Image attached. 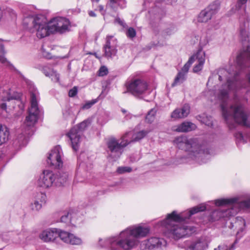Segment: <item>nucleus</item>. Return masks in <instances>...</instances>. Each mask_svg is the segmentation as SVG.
Listing matches in <instances>:
<instances>
[{"label": "nucleus", "mask_w": 250, "mask_h": 250, "mask_svg": "<svg viewBox=\"0 0 250 250\" xmlns=\"http://www.w3.org/2000/svg\"><path fill=\"white\" fill-rule=\"evenodd\" d=\"M219 80L222 81H227L226 84H223L222 87L219 90L215 95V97L221 103L222 115L224 119L231 129L234 126L231 125L233 122L242 125L247 127L250 126L248 120V115L245 111L244 105L234 98V103L229 107L226 106V103L229 97V92H235L242 87L241 81L234 75L232 80L230 79L231 75L226 69H220L218 71Z\"/></svg>", "instance_id": "obj_1"}, {"label": "nucleus", "mask_w": 250, "mask_h": 250, "mask_svg": "<svg viewBox=\"0 0 250 250\" xmlns=\"http://www.w3.org/2000/svg\"><path fill=\"white\" fill-rule=\"evenodd\" d=\"M206 209L205 205L201 204L192 208L189 211L180 214L173 211L167 215L166 219L161 222V226L165 229L166 233L174 239L190 235L195 231V228L183 225L181 222L189 218L192 215L204 211Z\"/></svg>", "instance_id": "obj_2"}, {"label": "nucleus", "mask_w": 250, "mask_h": 250, "mask_svg": "<svg viewBox=\"0 0 250 250\" xmlns=\"http://www.w3.org/2000/svg\"><path fill=\"white\" fill-rule=\"evenodd\" d=\"M148 232L146 228L132 226L121 231L118 236L106 239L103 244L102 239L99 242L102 247H107L111 250H118L120 248L127 250L137 245V238L146 236Z\"/></svg>", "instance_id": "obj_3"}, {"label": "nucleus", "mask_w": 250, "mask_h": 250, "mask_svg": "<svg viewBox=\"0 0 250 250\" xmlns=\"http://www.w3.org/2000/svg\"><path fill=\"white\" fill-rule=\"evenodd\" d=\"M30 107L28 109V115L26 117L24 125L26 126V130H28L29 128L33 126L37 122L39 116L42 112V108L39 107L38 101L39 100V93L37 89L35 88L30 90ZM21 134L18 135L17 138L14 141V145L16 146L21 147L26 145L27 143L26 134Z\"/></svg>", "instance_id": "obj_4"}, {"label": "nucleus", "mask_w": 250, "mask_h": 250, "mask_svg": "<svg viewBox=\"0 0 250 250\" xmlns=\"http://www.w3.org/2000/svg\"><path fill=\"white\" fill-rule=\"evenodd\" d=\"M175 145L180 149L188 152L189 157L192 159L201 158V160L209 154V150L204 146L199 145L195 138H188L186 136H181L174 140Z\"/></svg>", "instance_id": "obj_5"}, {"label": "nucleus", "mask_w": 250, "mask_h": 250, "mask_svg": "<svg viewBox=\"0 0 250 250\" xmlns=\"http://www.w3.org/2000/svg\"><path fill=\"white\" fill-rule=\"evenodd\" d=\"M23 22L27 25L29 22L33 24V31L36 32L39 38H44L52 33L50 21L47 22L43 17H33V14L31 11L25 17Z\"/></svg>", "instance_id": "obj_6"}, {"label": "nucleus", "mask_w": 250, "mask_h": 250, "mask_svg": "<svg viewBox=\"0 0 250 250\" xmlns=\"http://www.w3.org/2000/svg\"><path fill=\"white\" fill-rule=\"evenodd\" d=\"M240 36L243 46V51L237 57V63L241 67L249 66L250 62V35L246 28H241ZM250 83V71L247 75Z\"/></svg>", "instance_id": "obj_7"}, {"label": "nucleus", "mask_w": 250, "mask_h": 250, "mask_svg": "<svg viewBox=\"0 0 250 250\" xmlns=\"http://www.w3.org/2000/svg\"><path fill=\"white\" fill-rule=\"evenodd\" d=\"M127 91L134 97L141 99L148 90L147 83L141 79H133L126 83Z\"/></svg>", "instance_id": "obj_8"}, {"label": "nucleus", "mask_w": 250, "mask_h": 250, "mask_svg": "<svg viewBox=\"0 0 250 250\" xmlns=\"http://www.w3.org/2000/svg\"><path fill=\"white\" fill-rule=\"evenodd\" d=\"M222 199L217 200L215 202V204L216 206H222V207L212 212L211 218L213 221L218 220L222 218L229 217L234 216L238 212V208L237 207L238 204H233L232 203L229 202L222 205H217L216 204L217 201Z\"/></svg>", "instance_id": "obj_9"}, {"label": "nucleus", "mask_w": 250, "mask_h": 250, "mask_svg": "<svg viewBox=\"0 0 250 250\" xmlns=\"http://www.w3.org/2000/svg\"><path fill=\"white\" fill-rule=\"evenodd\" d=\"M131 133H126L121 138V141L120 142L119 140L115 137H111L106 141V145L109 150L111 153L115 154L118 157L122 154L124 149L128 145L130 144V141L126 139L128 135H131Z\"/></svg>", "instance_id": "obj_10"}, {"label": "nucleus", "mask_w": 250, "mask_h": 250, "mask_svg": "<svg viewBox=\"0 0 250 250\" xmlns=\"http://www.w3.org/2000/svg\"><path fill=\"white\" fill-rule=\"evenodd\" d=\"M19 98L18 94L12 93L10 89L0 93V114L2 117H7V106H10L11 103L13 104L15 101L18 100Z\"/></svg>", "instance_id": "obj_11"}, {"label": "nucleus", "mask_w": 250, "mask_h": 250, "mask_svg": "<svg viewBox=\"0 0 250 250\" xmlns=\"http://www.w3.org/2000/svg\"><path fill=\"white\" fill-rule=\"evenodd\" d=\"M88 124V121H84L73 127L67 134L71 142L72 147L74 151H76L78 150L82 132L86 128Z\"/></svg>", "instance_id": "obj_12"}, {"label": "nucleus", "mask_w": 250, "mask_h": 250, "mask_svg": "<svg viewBox=\"0 0 250 250\" xmlns=\"http://www.w3.org/2000/svg\"><path fill=\"white\" fill-rule=\"evenodd\" d=\"M51 30L52 33L62 34L69 30L70 23L69 21L63 17H56L50 21Z\"/></svg>", "instance_id": "obj_13"}, {"label": "nucleus", "mask_w": 250, "mask_h": 250, "mask_svg": "<svg viewBox=\"0 0 250 250\" xmlns=\"http://www.w3.org/2000/svg\"><path fill=\"white\" fill-rule=\"evenodd\" d=\"M62 152L60 146H55L51 150L47 158V163L55 168H60L62 166Z\"/></svg>", "instance_id": "obj_14"}, {"label": "nucleus", "mask_w": 250, "mask_h": 250, "mask_svg": "<svg viewBox=\"0 0 250 250\" xmlns=\"http://www.w3.org/2000/svg\"><path fill=\"white\" fill-rule=\"evenodd\" d=\"M55 174L51 171L44 170L41 174L38 180V185L43 188L51 187L54 183H55Z\"/></svg>", "instance_id": "obj_15"}, {"label": "nucleus", "mask_w": 250, "mask_h": 250, "mask_svg": "<svg viewBox=\"0 0 250 250\" xmlns=\"http://www.w3.org/2000/svg\"><path fill=\"white\" fill-rule=\"evenodd\" d=\"M104 56L107 58L115 56L117 53V40L112 36H107L104 46Z\"/></svg>", "instance_id": "obj_16"}, {"label": "nucleus", "mask_w": 250, "mask_h": 250, "mask_svg": "<svg viewBox=\"0 0 250 250\" xmlns=\"http://www.w3.org/2000/svg\"><path fill=\"white\" fill-rule=\"evenodd\" d=\"M165 242L164 240L158 237H152L142 242L141 250H153L161 246Z\"/></svg>", "instance_id": "obj_17"}, {"label": "nucleus", "mask_w": 250, "mask_h": 250, "mask_svg": "<svg viewBox=\"0 0 250 250\" xmlns=\"http://www.w3.org/2000/svg\"><path fill=\"white\" fill-rule=\"evenodd\" d=\"M39 237L45 242H53L59 237V230L56 229H47L42 231Z\"/></svg>", "instance_id": "obj_18"}, {"label": "nucleus", "mask_w": 250, "mask_h": 250, "mask_svg": "<svg viewBox=\"0 0 250 250\" xmlns=\"http://www.w3.org/2000/svg\"><path fill=\"white\" fill-rule=\"evenodd\" d=\"M208 243L206 237H201L191 242L186 250H205L208 248Z\"/></svg>", "instance_id": "obj_19"}, {"label": "nucleus", "mask_w": 250, "mask_h": 250, "mask_svg": "<svg viewBox=\"0 0 250 250\" xmlns=\"http://www.w3.org/2000/svg\"><path fill=\"white\" fill-rule=\"evenodd\" d=\"M229 202L232 203L233 204H238L237 207L238 208V211L240 208H250V198L243 201H239L237 198H231L229 199H222L217 201L216 204L217 205H222Z\"/></svg>", "instance_id": "obj_20"}, {"label": "nucleus", "mask_w": 250, "mask_h": 250, "mask_svg": "<svg viewBox=\"0 0 250 250\" xmlns=\"http://www.w3.org/2000/svg\"><path fill=\"white\" fill-rule=\"evenodd\" d=\"M192 56H195V61L196 60L198 62V63L193 68V72H199L203 69L205 62V52L202 50H199L196 54Z\"/></svg>", "instance_id": "obj_21"}, {"label": "nucleus", "mask_w": 250, "mask_h": 250, "mask_svg": "<svg viewBox=\"0 0 250 250\" xmlns=\"http://www.w3.org/2000/svg\"><path fill=\"white\" fill-rule=\"evenodd\" d=\"M190 112V106L186 104L182 108L175 109L171 114V118L174 120L186 118Z\"/></svg>", "instance_id": "obj_22"}, {"label": "nucleus", "mask_w": 250, "mask_h": 250, "mask_svg": "<svg viewBox=\"0 0 250 250\" xmlns=\"http://www.w3.org/2000/svg\"><path fill=\"white\" fill-rule=\"evenodd\" d=\"M196 126L195 124L188 122H185L177 126L175 130L179 132H185L195 129Z\"/></svg>", "instance_id": "obj_23"}, {"label": "nucleus", "mask_w": 250, "mask_h": 250, "mask_svg": "<svg viewBox=\"0 0 250 250\" xmlns=\"http://www.w3.org/2000/svg\"><path fill=\"white\" fill-rule=\"evenodd\" d=\"M10 139V131L5 126L0 125V146L8 142Z\"/></svg>", "instance_id": "obj_24"}, {"label": "nucleus", "mask_w": 250, "mask_h": 250, "mask_svg": "<svg viewBox=\"0 0 250 250\" xmlns=\"http://www.w3.org/2000/svg\"><path fill=\"white\" fill-rule=\"evenodd\" d=\"M149 132V130H142L133 134L131 131L128 132L127 133H131V135L127 136L126 139L130 141V143L137 142L144 138Z\"/></svg>", "instance_id": "obj_25"}, {"label": "nucleus", "mask_w": 250, "mask_h": 250, "mask_svg": "<svg viewBox=\"0 0 250 250\" xmlns=\"http://www.w3.org/2000/svg\"><path fill=\"white\" fill-rule=\"evenodd\" d=\"M108 5L113 10L116 11L118 7L121 9L125 8L126 2L125 0H109Z\"/></svg>", "instance_id": "obj_26"}, {"label": "nucleus", "mask_w": 250, "mask_h": 250, "mask_svg": "<svg viewBox=\"0 0 250 250\" xmlns=\"http://www.w3.org/2000/svg\"><path fill=\"white\" fill-rule=\"evenodd\" d=\"M220 7V2L218 1H215L210 3L205 9L212 17L218 12Z\"/></svg>", "instance_id": "obj_27"}, {"label": "nucleus", "mask_w": 250, "mask_h": 250, "mask_svg": "<svg viewBox=\"0 0 250 250\" xmlns=\"http://www.w3.org/2000/svg\"><path fill=\"white\" fill-rule=\"evenodd\" d=\"M55 184L57 185H62L68 179V174L63 171H58L55 174Z\"/></svg>", "instance_id": "obj_28"}, {"label": "nucleus", "mask_w": 250, "mask_h": 250, "mask_svg": "<svg viewBox=\"0 0 250 250\" xmlns=\"http://www.w3.org/2000/svg\"><path fill=\"white\" fill-rule=\"evenodd\" d=\"M212 17L204 9L200 12L197 17V21L199 22L206 23L210 20Z\"/></svg>", "instance_id": "obj_29"}, {"label": "nucleus", "mask_w": 250, "mask_h": 250, "mask_svg": "<svg viewBox=\"0 0 250 250\" xmlns=\"http://www.w3.org/2000/svg\"><path fill=\"white\" fill-rule=\"evenodd\" d=\"M4 51L3 44L0 42V62L4 64L6 66L12 68L13 66L4 57Z\"/></svg>", "instance_id": "obj_30"}, {"label": "nucleus", "mask_w": 250, "mask_h": 250, "mask_svg": "<svg viewBox=\"0 0 250 250\" xmlns=\"http://www.w3.org/2000/svg\"><path fill=\"white\" fill-rule=\"evenodd\" d=\"M186 79V75L183 73L179 72L174 79L173 83L172 84V86L180 84L183 83Z\"/></svg>", "instance_id": "obj_31"}, {"label": "nucleus", "mask_w": 250, "mask_h": 250, "mask_svg": "<svg viewBox=\"0 0 250 250\" xmlns=\"http://www.w3.org/2000/svg\"><path fill=\"white\" fill-rule=\"evenodd\" d=\"M194 61L195 56H191L188 62L184 65L180 72L183 73L185 75H187L188 71L189 68H190L191 65L193 63V62H194Z\"/></svg>", "instance_id": "obj_32"}, {"label": "nucleus", "mask_w": 250, "mask_h": 250, "mask_svg": "<svg viewBox=\"0 0 250 250\" xmlns=\"http://www.w3.org/2000/svg\"><path fill=\"white\" fill-rule=\"evenodd\" d=\"M59 230V237L64 242L68 243L70 235L71 233H69L67 231Z\"/></svg>", "instance_id": "obj_33"}, {"label": "nucleus", "mask_w": 250, "mask_h": 250, "mask_svg": "<svg viewBox=\"0 0 250 250\" xmlns=\"http://www.w3.org/2000/svg\"><path fill=\"white\" fill-rule=\"evenodd\" d=\"M156 113V109L152 108L147 113L146 117V121L148 123H151L153 122L155 118Z\"/></svg>", "instance_id": "obj_34"}, {"label": "nucleus", "mask_w": 250, "mask_h": 250, "mask_svg": "<svg viewBox=\"0 0 250 250\" xmlns=\"http://www.w3.org/2000/svg\"><path fill=\"white\" fill-rule=\"evenodd\" d=\"M75 216V214H73L72 215L70 212H65L64 214L61 217V221L62 222L65 223H70L72 221V218H74Z\"/></svg>", "instance_id": "obj_35"}, {"label": "nucleus", "mask_w": 250, "mask_h": 250, "mask_svg": "<svg viewBox=\"0 0 250 250\" xmlns=\"http://www.w3.org/2000/svg\"><path fill=\"white\" fill-rule=\"evenodd\" d=\"M68 243L71 245H80L82 243V240L80 238L71 233Z\"/></svg>", "instance_id": "obj_36"}, {"label": "nucleus", "mask_w": 250, "mask_h": 250, "mask_svg": "<svg viewBox=\"0 0 250 250\" xmlns=\"http://www.w3.org/2000/svg\"><path fill=\"white\" fill-rule=\"evenodd\" d=\"M35 198L36 200H38V201L41 203L44 204L46 202V196L45 194L43 192H39L36 194Z\"/></svg>", "instance_id": "obj_37"}, {"label": "nucleus", "mask_w": 250, "mask_h": 250, "mask_svg": "<svg viewBox=\"0 0 250 250\" xmlns=\"http://www.w3.org/2000/svg\"><path fill=\"white\" fill-rule=\"evenodd\" d=\"M132 171V168L128 167H118L117 172L119 174H123L126 172H130Z\"/></svg>", "instance_id": "obj_38"}, {"label": "nucleus", "mask_w": 250, "mask_h": 250, "mask_svg": "<svg viewBox=\"0 0 250 250\" xmlns=\"http://www.w3.org/2000/svg\"><path fill=\"white\" fill-rule=\"evenodd\" d=\"M42 204L39 202L38 200H35L33 203L31 205V207L32 210H39L42 208Z\"/></svg>", "instance_id": "obj_39"}, {"label": "nucleus", "mask_w": 250, "mask_h": 250, "mask_svg": "<svg viewBox=\"0 0 250 250\" xmlns=\"http://www.w3.org/2000/svg\"><path fill=\"white\" fill-rule=\"evenodd\" d=\"M50 77L52 80L55 82H58L59 81V75L57 73L56 71L54 70H50Z\"/></svg>", "instance_id": "obj_40"}, {"label": "nucleus", "mask_w": 250, "mask_h": 250, "mask_svg": "<svg viewBox=\"0 0 250 250\" xmlns=\"http://www.w3.org/2000/svg\"><path fill=\"white\" fill-rule=\"evenodd\" d=\"M202 122L208 126L212 125V121L211 117H208L207 116L203 117Z\"/></svg>", "instance_id": "obj_41"}, {"label": "nucleus", "mask_w": 250, "mask_h": 250, "mask_svg": "<svg viewBox=\"0 0 250 250\" xmlns=\"http://www.w3.org/2000/svg\"><path fill=\"white\" fill-rule=\"evenodd\" d=\"M136 32L135 30L132 27H130L127 30L126 35L130 38H133L136 36Z\"/></svg>", "instance_id": "obj_42"}, {"label": "nucleus", "mask_w": 250, "mask_h": 250, "mask_svg": "<svg viewBox=\"0 0 250 250\" xmlns=\"http://www.w3.org/2000/svg\"><path fill=\"white\" fill-rule=\"evenodd\" d=\"M97 102V99L93 100L91 101L88 102L83 106L82 108L83 109H88Z\"/></svg>", "instance_id": "obj_43"}, {"label": "nucleus", "mask_w": 250, "mask_h": 250, "mask_svg": "<svg viewBox=\"0 0 250 250\" xmlns=\"http://www.w3.org/2000/svg\"><path fill=\"white\" fill-rule=\"evenodd\" d=\"M98 72L100 76H104L107 74L108 69L106 67L103 66L100 67Z\"/></svg>", "instance_id": "obj_44"}, {"label": "nucleus", "mask_w": 250, "mask_h": 250, "mask_svg": "<svg viewBox=\"0 0 250 250\" xmlns=\"http://www.w3.org/2000/svg\"><path fill=\"white\" fill-rule=\"evenodd\" d=\"M78 93V87L77 86H74L72 89H70L68 92V96L70 97H74Z\"/></svg>", "instance_id": "obj_45"}, {"label": "nucleus", "mask_w": 250, "mask_h": 250, "mask_svg": "<svg viewBox=\"0 0 250 250\" xmlns=\"http://www.w3.org/2000/svg\"><path fill=\"white\" fill-rule=\"evenodd\" d=\"M50 70H53L51 69H50L48 67H45L43 68V72L45 74V76L50 77V74H51Z\"/></svg>", "instance_id": "obj_46"}, {"label": "nucleus", "mask_w": 250, "mask_h": 250, "mask_svg": "<svg viewBox=\"0 0 250 250\" xmlns=\"http://www.w3.org/2000/svg\"><path fill=\"white\" fill-rule=\"evenodd\" d=\"M63 115L64 118H68V116L73 117V115L72 113H71L69 110H66L63 113Z\"/></svg>", "instance_id": "obj_47"}, {"label": "nucleus", "mask_w": 250, "mask_h": 250, "mask_svg": "<svg viewBox=\"0 0 250 250\" xmlns=\"http://www.w3.org/2000/svg\"><path fill=\"white\" fill-rule=\"evenodd\" d=\"M42 54L43 57L47 58V59H50L51 58V55L50 53H47L46 51H45L43 48H42Z\"/></svg>", "instance_id": "obj_48"}, {"label": "nucleus", "mask_w": 250, "mask_h": 250, "mask_svg": "<svg viewBox=\"0 0 250 250\" xmlns=\"http://www.w3.org/2000/svg\"><path fill=\"white\" fill-rule=\"evenodd\" d=\"M214 250H228L227 247L225 245L219 246L217 248Z\"/></svg>", "instance_id": "obj_49"}, {"label": "nucleus", "mask_w": 250, "mask_h": 250, "mask_svg": "<svg viewBox=\"0 0 250 250\" xmlns=\"http://www.w3.org/2000/svg\"><path fill=\"white\" fill-rule=\"evenodd\" d=\"M247 1V0H239L237 3V6L239 8H241V5L245 4Z\"/></svg>", "instance_id": "obj_50"}, {"label": "nucleus", "mask_w": 250, "mask_h": 250, "mask_svg": "<svg viewBox=\"0 0 250 250\" xmlns=\"http://www.w3.org/2000/svg\"><path fill=\"white\" fill-rule=\"evenodd\" d=\"M115 21L121 25L124 26V21L122 20H121L120 18H117L115 19Z\"/></svg>", "instance_id": "obj_51"}, {"label": "nucleus", "mask_w": 250, "mask_h": 250, "mask_svg": "<svg viewBox=\"0 0 250 250\" xmlns=\"http://www.w3.org/2000/svg\"><path fill=\"white\" fill-rule=\"evenodd\" d=\"M98 8L99 9V10L101 12L102 14L104 15L105 13V11H104V6L102 5H99L98 6Z\"/></svg>", "instance_id": "obj_52"}, {"label": "nucleus", "mask_w": 250, "mask_h": 250, "mask_svg": "<svg viewBox=\"0 0 250 250\" xmlns=\"http://www.w3.org/2000/svg\"><path fill=\"white\" fill-rule=\"evenodd\" d=\"M214 77H216V75H212V76H211L209 77V79H208V83H207V85L208 86L209 85V83H210L211 81H212V80H213V79Z\"/></svg>", "instance_id": "obj_53"}, {"label": "nucleus", "mask_w": 250, "mask_h": 250, "mask_svg": "<svg viewBox=\"0 0 250 250\" xmlns=\"http://www.w3.org/2000/svg\"><path fill=\"white\" fill-rule=\"evenodd\" d=\"M212 93H213L212 91H208L205 92V95L207 97H209Z\"/></svg>", "instance_id": "obj_54"}, {"label": "nucleus", "mask_w": 250, "mask_h": 250, "mask_svg": "<svg viewBox=\"0 0 250 250\" xmlns=\"http://www.w3.org/2000/svg\"><path fill=\"white\" fill-rule=\"evenodd\" d=\"M89 15L91 17H96V14L92 11H90L89 12Z\"/></svg>", "instance_id": "obj_55"}, {"label": "nucleus", "mask_w": 250, "mask_h": 250, "mask_svg": "<svg viewBox=\"0 0 250 250\" xmlns=\"http://www.w3.org/2000/svg\"><path fill=\"white\" fill-rule=\"evenodd\" d=\"M28 7H25L23 9V12L25 13H26V10H28Z\"/></svg>", "instance_id": "obj_56"}, {"label": "nucleus", "mask_w": 250, "mask_h": 250, "mask_svg": "<svg viewBox=\"0 0 250 250\" xmlns=\"http://www.w3.org/2000/svg\"><path fill=\"white\" fill-rule=\"evenodd\" d=\"M21 242V240H20V241H16L15 243H20Z\"/></svg>", "instance_id": "obj_57"}, {"label": "nucleus", "mask_w": 250, "mask_h": 250, "mask_svg": "<svg viewBox=\"0 0 250 250\" xmlns=\"http://www.w3.org/2000/svg\"><path fill=\"white\" fill-rule=\"evenodd\" d=\"M241 220L242 223L244 224V220H243V219H241Z\"/></svg>", "instance_id": "obj_58"}, {"label": "nucleus", "mask_w": 250, "mask_h": 250, "mask_svg": "<svg viewBox=\"0 0 250 250\" xmlns=\"http://www.w3.org/2000/svg\"><path fill=\"white\" fill-rule=\"evenodd\" d=\"M122 112H124V113H125V110H124V109H123L122 110Z\"/></svg>", "instance_id": "obj_59"}, {"label": "nucleus", "mask_w": 250, "mask_h": 250, "mask_svg": "<svg viewBox=\"0 0 250 250\" xmlns=\"http://www.w3.org/2000/svg\"><path fill=\"white\" fill-rule=\"evenodd\" d=\"M248 16H249V15H250V12H248Z\"/></svg>", "instance_id": "obj_60"}, {"label": "nucleus", "mask_w": 250, "mask_h": 250, "mask_svg": "<svg viewBox=\"0 0 250 250\" xmlns=\"http://www.w3.org/2000/svg\"><path fill=\"white\" fill-rule=\"evenodd\" d=\"M238 223V222H235V225H237V224Z\"/></svg>", "instance_id": "obj_61"}, {"label": "nucleus", "mask_w": 250, "mask_h": 250, "mask_svg": "<svg viewBox=\"0 0 250 250\" xmlns=\"http://www.w3.org/2000/svg\"><path fill=\"white\" fill-rule=\"evenodd\" d=\"M206 161H203V163H206Z\"/></svg>", "instance_id": "obj_62"}, {"label": "nucleus", "mask_w": 250, "mask_h": 250, "mask_svg": "<svg viewBox=\"0 0 250 250\" xmlns=\"http://www.w3.org/2000/svg\"><path fill=\"white\" fill-rule=\"evenodd\" d=\"M73 221V220H72V221L70 222H71V224H73V222H72Z\"/></svg>", "instance_id": "obj_63"}, {"label": "nucleus", "mask_w": 250, "mask_h": 250, "mask_svg": "<svg viewBox=\"0 0 250 250\" xmlns=\"http://www.w3.org/2000/svg\"><path fill=\"white\" fill-rule=\"evenodd\" d=\"M172 32H170L168 34H171Z\"/></svg>", "instance_id": "obj_64"}]
</instances>
